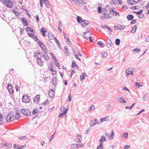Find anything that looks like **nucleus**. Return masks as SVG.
Here are the masks:
<instances>
[{
    "mask_svg": "<svg viewBox=\"0 0 149 149\" xmlns=\"http://www.w3.org/2000/svg\"><path fill=\"white\" fill-rule=\"evenodd\" d=\"M97 12L99 13L102 14L101 18L102 19L107 20L112 17L113 15L119 16V13L116 12L114 8H111L109 11L105 8H102L101 6H99L97 8Z\"/></svg>",
    "mask_w": 149,
    "mask_h": 149,
    "instance_id": "f257e3e1",
    "label": "nucleus"
},
{
    "mask_svg": "<svg viewBox=\"0 0 149 149\" xmlns=\"http://www.w3.org/2000/svg\"><path fill=\"white\" fill-rule=\"evenodd\" d=\"M15 120L14 116L12 111L10 112L6 117V121L7 123L12 122Z\"/></svg>",
    "mask_w": 149,
    "mask_h": 149,
    "instance_id": "f03ea898",
    "label": "nucleus"
},
{
    "mask_svg": "<svg viewBox=\"0 0 149 149\" xmlns=\"http://www.w3.org/2000/svg\"><path fill=\"white\" fill-rule=\"evenodd\" d=\"M1 1L9 8H11L13 7V2L10 0H1Z\"/></svg>",
    "mask_w": 149,
    "mask_h": 149,
    "instance_id": "7ed1b4c3",
    "label": "nucleus"
},
{
    "mask_svg": "<svg viewBox=\"0 0 149 149\" xmlns=\"http://www.w3.org/2000/svg\"><path fill=\"white\" fill-rule=\"evenodd\" d=\"M21 113L25 116H29L31 113L30 111L27 109H24L22 108L21 110Z\"/></svg>",
    "mask_w": 149,
    "mask_h": 149,
    "instance_id": "20e7f679",
    "label": "nucleus"
},
{
    "mask_svg": "<svg viewBox=\"0 0 149 149\" xmlns=\"http://www.w3.org/2000/svg\"><path fill=\"white\" fill-rule=\"evenodd\" d=\"M7 88L10 94L12 95L14 93L13 87L11 84L9 83L7 84Z\"/></svg>",
    "mask_w": 149,
    "mask_h": 149,
    "instance_id": "39448f33",
    "label": "nucleus"
},
{
    "mask_svg": "<svg viewBox=\"0 0 149 149\" xmlns=\"http://www.w3.org/2000/svg\"><path fill=\"white\" fill-rule=\"evenodd\" d=\"M90 30L89 28L87 29L86 32L84 33V35L83 37L84 38L87 39H88V38H91V33L90 32Z\"/></svg>",
    "mask_w": 149,
    "mask_h": 149,
    "instance_id": "423d86ee",
    "label": "nucleus"
},
{
    "mask_svg": "<svg viewBox=\"0 0 149 149\" xmlns=\"http://www.w3.org/2000/svg\"><path fill=\"white\" fill-rule=\"evenodd\" d=\"M22 100L23 102L27 103L29 102L30 100L29 96L26 94L23 96Z\"/></svg>",
    "mask_w": 149,
    "mask_h": 149,
    "instance_id": "0eeeda50",
    "label": "nucleus"
},
{
    "mask_svg": "<svg viewBox=\"0 0 149 149\" xmlns=\"http://www.w3.org/2000/svg\"><path fill=\"white\" fill-rule=\"evenodd\" d=\"M38 43L43 51L45 52H47V48L46 47L45 45L42 42L40 41H38Z\"/></svg>",
    "mask_w": 149,
    "mask_h": 149,
    "instance_id": "6e6552de",
    "label": "nucleus"
},
{
    "mask_svg": "<svg viewBox=\"0 0 149 149\" xmlns=\"http://www.w3.org/2000/svg\"><path fill=\"white\" fill-rule=\"evenodd\" d=\"M143 10H139L137 12H135V13L136 14H140L141 13H143L144 14H146V13L145 12V11L147 10V8L146 7H143Z\"/></svg>",
    "mask_w": 149,
    "mask_h": 149,
    "instance_id": "1a4fd4ad",
    "label": "nucleus"
},
{
    "mask_svg": "<svg viewBox=\"0 0 149 149\" xmlns=\"http://www.w3.org/2000/svg\"><path fill=\"white\" fill-rule=\"evenodd\" d=\"M1 146H4L5 147H7L8 148L10 149L12 147V145L10 144V143H6L5 142H2L1 143Z\"/></svg>",
    "mask_w": 149,
    "mask_h": 149,
    "instance_id": "9d476101",
    "label": "nucleus"
},
{
    "mask_svg": "<svg viewBox=\"0 0 149 149\" xmlns=\"http://www.w3.org/2000/svg\"><path fill=\"white\" fill-rule=\"evenodd\" d=\"M55 90L54 89H51L49 93V96L50 98H53L55 95Z\"/></svg>",
    "mask_w": 149,
    "mask_h": 149,
    "instance_id": "9b49d317",
    "label": "nucleus"
},
{
    "mask_svg": "<svg viewBox=\"0 0 149 149\" xmlns=\"http://www.w3.org/2000/svg\"><path fill=\"white\" fill-rule=\"evenodd\" d=\"M121 0H112L111 3L115 5H119L121 4Z\"/></svg>",
    "mask_w": 149,
    "mask_h": 149,
    "instance_id": "f8f14e48",
    "label": "nucleus"
},
{
    "mask_svg": "<svg viewBox=\"0 0 149 149\" xmlns=\"http://www.w3.org/2000/svg\"><path fill=\"white\" fill-rule=\"evenodd\" d=\"M130 68H128L126 70L125 75V76L127 77L128 75L130 74L131 75H133V71H130Z\"/></svg>",
    "mask_w": 149,
    "mask_h": 149,
    "instance_id": "ddd939ff",
    "label": "nucleus"
},
{
    "mask_svg": "<svg viewBox=\"0 0 149 149\" xmlns=\"http://www.w3.org/2000/svg\"><path fill=\"white\" fill-rule=\"evenodd\" d=\"M28 34L30 37L32 38L34 40L36 41L38 40V38L37 36L34 35V32L33 33H28Z\"/></svg>",
    "mask_w": 149,
    "mask_h": 149,
    "instance_id": "4468645a",
    "label": "nucleus"
},
{
    "mask_svg": "<svg viewBox=\"0 0 149 149\" xmlns=\"http://www.w3.org/2000/svg\"><path fill=\"white\" fill-rule=\"evenodd\" d=\"M40 95H37L33 99V100L34 103H38L40 100Z\"/></svg>",
    "mask_w": 149,
    "mask_h": 149,
    "instance_id": "2eb2a0df",
    "label": "nucleus"
},
{
    "mask_svg": "<svg viewBox=\"0 0 149 149\" xmlns=\"http://www.w3.org/2000/svg\"><path fill=\"white\" fill-rule=\"evenodd\" d=\"M21 21L23 24L24 26H27L28 24L27 21L25 18H23L21 19Z\"/></svg>",
    "mask_w": 149,
    "mask_h": 149,
    "instance_id": "dca6fc26",
    "label": "nucleus"
},
{
    "mask_svg": "<svg viewBox=\"0 0 149 149\" xmlns=\"http://www.w3.org/2000/svg\"><path fill=\"white\" fill-rule=\"evenodd\" d=\"M40 32L42 36L44 37L46 36V35L45 33H46L47 32V30L44 27L42 28L41 29Z\"/></svg>",
    "mask_w": 149,
    "mask_h": 149,
    "instance_id": "f3484780",
    "label": "nucleus"
},
{
    "mask_svg": "<svg viewBox=\"0 0 149 149\" xmlns=\"http://www.w3.org/2000/svg\"><path fill=\"white\" fill-rule=\"evenodd\" d=\"M82 27H84L88 24V22L86 20H83L81 23Z\"/></svg>",
    "mask_w": 149,
    "mask_h": 149,
    "instance_id": "a211bd4d",
    "label": "nucleus"
},
{
    "mask_svg": "<svg viewBox=\"0 0 149 149\" xmlns=\"http://www.w3.org/2000/svg\"><path fill=\"white\" fill-rule=\"evenodd\" d=\"M25 31L27 32H30L33 33L34 31L33 29L30 27H28L25 29Z\"/></svg>",
    "mask_w": 149,
    "mask_h": 149,
    "instance_id": "6ab92c4d",
    "label": "nucleus"
},
{
    "mask_svg": "<svg viewBox=\"0 0 149 149\" xmlns=\"http://www.w3.org/2000/svg\"><path fill=\"white\" fill-rule=\"evenodd\" d=\"M106 140V139L105 136L102 135L101 137V138L99 140V142L100 143H102V142H104Z\"/></svg>",
    "mask_w": 149,
    "mask_h": 149,
    "instance_id": "aec40b11",
    "label": "nucleus"
},
{
    "mask_svg": "<svg viewBox=\"0 0 149 149\" xmlns=\"http://www.w3.org/2000/svg\"><path fill=\"white\" fill-rule=\"evenodd\" d=\"M86 76H87L85 73L84 72L82 74H81L80 75V79L81 81H82Z\"/></svg>",
    "mask_w": 149,
    "mask_h": 149,
    "instance_id": "412c9836",
    "label": "nucleus"
},
{
    "mask_svg": "<svg viewBox=\"0 0 149 149\" xmlns=\"http://www.w3.org/2000/svg\"><path fill=\"white\" fill-rule=\"evenodd\" d=\"M57 80L56 77L53 78L52 79V83L55 86L57 85Z\"/></svg>",
    "mask_w": 149,
    "mask_h": 149,
    "instance_id": "4be33fe9",
    "label": "nucleus"
},
{
    "mask_svg": "<svg viewBox=\"0 0 149 149\" xmlns=\"http://www.w3.org/2000/svg\"><path fill=\"white\" fill-rule=\"evenodd\" d=\"M137 27L136 26L134 25L132 27L131 30V33H135L136 29Z\"/></svg>",
    "mask_w": 149,
    "mask_h": 149,
    "instance_id": "5701e85b",
    "label": "nucleus"
},
{
    "mask_svg": "<svg viewBox=\"0 0 149 149\" xmlns=\"http://www.w3.org/2000/svg\"><path fill=\"white\" fill-rule=\"evenodd\" d=\"M125 26L124 25H119L118 26V30H123L125 28Z\"/></svg>",
    "mask_w": 149,
    "mask_h": 149,
    "instance_id": "b1692460",
    "label": "nucleus"
},
{
    "mask_svg": "<svg viewBox=\"0 0 149 149\" xmlns=\"http://www.w3.org/2000/svg\"><path fill=\"white\" fill-rule=\"evenodd\" d=\"M48 38L49 39H53L54 38L53 34L51 33H48Z\"/></svg>",
    "mask_w": 149,
    "mask_h": 149,
    "instance_id": "393cba45",
    "label": "nucleus"
},
{
    "mask_svg": "<svg viewBox=\"0 0 149 149\" xmlns=\"http://www.w3.org/2000/svg\"><path fill=\"white\" fill-rule=\"evenodd\" d=\"M70 148L72 149H77V144L73 143L71 145Z\"/></svg>",
    "mask_w": 149,
    "mask_h": 149,
    "instance_id": "a878e982",
    "label": "nucleus"
},
{
    "mask_svg": "<svg viewBox=\"0 0 149 149\" xmlns=\"http://www.w3.org/2000/svg\"><path fill=\"white\" fill-rule=\"evenodd\" d=\"M19 139L20 140H25L28 139V138L25 136H23L19 137Z\"/></svg>",
    "mask_w": 149,
    "mask_h": 149,
    "instance_id": "bb28decb",
    "label": "nucleus"
},
{
    "mask_svg": "<svg viewBox=\"0 0 149 149\" xmlns=\"http://www.w3.org/2000/svg\"><path fill=\"white\" fill-rule=\"evenodd\" d=\"M109 117L107 116V117H104L102 118H101L100 119V121L101 123H102L104 121H107Z\"/></svg>",
    "mask_w": 149,
    "mask_h": 149,
    "instance_id": "cd10ccee",
    "label": "nucleus"
},
{
    "mask_svg": "<svg viewBox=\"0 0 149 149\" xmlns=\"http://www.w3.org/2000/svg\"><path fill=\"white\" fill-rule=\"evenodd\" d=\"M127 18L128 20H131L133 19L134 16L132 15H129L127 16Z\"/></svg>",
    "mask_w": 149,
    "mask_h": 149,
    "instance_id": "c85d7f7f",
    "label": "nucleus"
},
{
    "mask_svg": "<svg viewBox=\"0 0 149 149\" xmlns=\"http://www.w3.org/2000/svg\"><path fill=\"white\" fill-rule=\"evenodd\" d=\"M37 62L38 65H41L43 63V61L40 58H39L37 59Z\"/></svg>",
    "mask_w": 149,
    "mask_h": 149,
    "instance_id": "c756f323",
    "label": "nucleus"
},
{
    "mask_svg": "<svg viewBox=\"0 0 149 149\" xmlns=\"http://www.w3.org/2000/svg\"><path fill=\"white\" fill-rule=\"evenodd\" d=\"M118 100V101L120 102L123 103H125L126 102V101L123 98H119Z\"/></svg>",
    "mask_w": 149,
    "mask_h": 149,
    "instance_id": "7c9ffc66",
    "label": "nucleus"
},
{
    "mask_svg": "<svg viewBox=\"0 0 149 149\" xmlns=\"http://www.w3.org/2000/svg\"><path fill=\"white\" fill-rule=\"evenodd\" d=\"M20 117V115L18 113H16L14 116L15 120L17 119Z\"/></svg>",
    "mask_w": 149,
    "mask_h": 149,
    "instance_id": "2f4dec72",
    "label": "nucleus"
},
{
    "mask_svg": "<svg viewBox=\"0 0 149 149\" xmlns=\"http://www.w3.org/2000/svg\"><path fill=\"white\" fill-rule=\"evenodd\" d=\"M46 6L48 8H49L50 5L49 4L48 0H43Z\"/></svg>",
    "mask_w": 149,
    "mask_h": 149,
    "instance_id": "473e14b6",
    "label": "nucleus"
},
{
    "mask_svg": "<svg viewBox=\"0 0 149 149\" xmlns=\"http://www.w3.org/2000/svg\"><path fill=\"white\" fill-rule=\"evenodd\" d=\"M103 144L102 143H100V145L98 146L96 149H103Z\"/></svg>",
    "mask_w": 149,
    "mask_h": 149,
    "instance_id": "72a5a7b5",
    "label": "nucleus"
},
{
    "mask_svg": "<svg viewBox=\"0 0 149 149\" xmlns=\"http://www.w3.org/2000/svg\"><path fill=\"white\" fill-rule=\"evenodd\" d=\"M5 119V118L3 117V115L0 113V121L2 122Z\"/></svg>",
    "mask_w": 149,
    "mask_h": 149,
    "instance_id": "f704fd0d",
    "label": "nucleus"
},
{
    "mask_svg": "<svg viewBox=\"0 0 149 149\" xmlns=\"http://www.w3.org/2000/svg\"><path fill=\"white\" fill-rule=\"evenodd\" d=\"M61 112H65V108L63 106H61L60 108Z\"/></svg>",
    "mask_w": 149,
    "mask_h": 149,
    "instance_id": "c9c22d12",
    "label": "nucleus"
},
{
    "mask_svg": "<svg viewBox=\"0 0 149 149\" xmlns=\"http://www.w3.org/2000/svg\"><path fill=\"white\" fill-rule=\"evenodd\" d=\"M148 94H146L144 95V96L143 98V100L144 101L146 100L148 97Z\"/></svg>",
    "mask_w": 149,
    "mask_h": 149,
    "instance_id": "e433bc0d",
    "label": "nucleus"
},
{
    "mask_svg": "<svg viewBox=\"0 0 149 149\" xmlns=\"http://www.w3.org/2000/svg\"><path fill=\"white\" fill-rule=\"evenodd\" d=\"M13 13L15 14V15L17 16H19L21 14L20 12H17V11H15V10H13Z\"/></svg>",
    "mask_w": 149,
    "mask_h": 149,
    "instance_id": "4c0bfd02",
    "label": "nucleus"
},
{
    "mask_svg": "<svg viewBox=\"0 0 149 149\" xmlns=\"http://www.w3.org/2000/svg\"><path fill=\"white\" fill-rule=\"evenodd\" d=\"M135 85L136 86H137V88H139L140 87L142 86V84H140V83L138 82H136Z\"/></svg>",
    "mask_w": 149,
    "mask_h": 149,
    "instance_id": "58836bf2",
    "label": "nucleus"
},
{
    "mask_svg": "<svg viewBox=\"0 0 149 149\" xmlns=\"http://www.w3.org/2000/svg\"><path fill=\"white\" fill-rule=\"evenodd\" d=\"M38 110L37 109H35L33 111L32 113L33 115H35L38 113Z\"/></svg>",
    "mask_w": 149,
    "mask_h": 149,
    "instance_id": "ea45409f",
    "label": "nucleus"
},
{
    "mask_svg": "<svg viewBox=\"0 0 149 149\" xmlns=\"http://www.w3.org/2000/svg\"><path fill=\"white\" fill-rule=\"evenodd\" d=\"M77 22L79 23H81L83 20H82L81 17L79 16H78L77 17Z\"/></svg>",
    "mask_w": 149,
    "mask_h": 149,
    "instance_id": "a19ab883",
    "label": "nucleus"
},
{
    "mask_svg": "<svg viewBox=\"0 0 149 149\" xmlns=\"http://www.w3.org/2000/svg\"><path fill=\"white\" fill-rule=\"evenodd\" d=\"M66 41L68 42V44L70 45H72V43L71 41L68 38L66 39Z\"/></svg>",
    "mask_w": 149,
    "mask_h": 149,
    "instance_id": "79ce46f5",
    "label": "nucleus"
},
{
    "mask_svg": "<svg viewBox=\"0 0 149 149\" xmlns=\"http://www.w3.org/2000/svg\"><path fill=\"white\" fill-rule=\"evenodd\" d=\"M120 40L118 39H116L115 40V44L117 45H119L120 43Z\"/></svg>",
    "mask_w": 149,
    "mask_h": 149,
    "instance_id": "37998d69",
    "label": "nucleus"
},
{
    "mask_svg": "<svg viewBox=\"0 0 149 149\" xmlns=\"http://www.w3.org/2000/svg\"><path fill=\"white\" fill-rule=\"evenodd\" d=\"M89 124L90 125L91 127H93L95 125V124H94L93 122V121L91 120L89 122Z\"/></svg>",
    "mask_w": 149,
    "mask_h": 149,
    "instance_id": "c03bdc74",
    "label": "nucleus"
},
{
    "mask_svg": "<svg viewBox=\"0 0 149 149\" xmlns=\"http://www.w3.org/2000/svg\"><path fill=\"white\" fill-rule=\"evenodd\" d=\"M128 134L127 132H125L123 134V137L127 139L128 138Z\"/></svg>",
    "mask_w": 149,
    "mask_h": 149,
    "instance_id": "a18cd8bd",
    "label": "nucleus"
},
{
    "mask_svg": "<svg viewBox=\"0 0 149 149\" xmlns=\"http://www.w3.org/2000/svg\"><path fill=\"white\" fill-rule=\"evenodd\" d=\"M140 49H139V48H136L135 49H134L133 50V52H136V53H138L140 51Z\"/></svg>",
    "mask_w": 149,
    "mask_h": 149,
    "instance_id": "49530a36",
    "label": "nucleus"
},
{
    "mask_svg": "<svg viewBox=\"0 0 149 149\" xmlns=\"http://www.w3.org/2000/svg\"><path fill=\"white\" fill-rule=\"evenodd\" d=\"M44 57L45 58V59H46L47 60H48L49 59V56H48V55L47 54H44Z\"/></svg>",
    "mask_w": 149,
    "mask_h": 149,
    "instance_id": "de8ad7c7",
    "label": "nucleus"
},
{
    "mask_svg": "<svg viewBox=\"0 0 149 149\" xmlns=\"http://www.w3.org/2000/svg\"><path fill=\"white\" fill-rule=\"evenodd\" d=\"M94 109V106L93 105H92L90 107V108L88 110L89 111H91L92 110Z\"/></svg>",
    "mask_w": 149,
    "mask_h": 149,
    "instance_id": "09e8293b",
    "label": "nucleus"
},
{
    "mask_svg": "<svg viewBox=\"0 0 149 149\" xmlns=\"http://www.w3.org/2000/svg\"><path fill=\"white\" fill-rule=\"evenodd\" d=\"M107 56V53L106 52H104L102 54V57L104 58H106Z\"/></svg>",
    "mask_w": 149,
    "mask_h": 149,
    "instance_id": "8fccbe9b",
    "label": "nucleus"
},
{
    "mask_svg": "<svg viewBox=\"0 0 149 149\" xmlns=\"http://www.w3.org/2000/svg\"><path fill=\"white\" fill-rule=\"evenodd\" d=\"M107 43L109 45H111V42L109 39H107Z\"/></svg>",
    "mask_w": 149,
    "mask_h": 149,
    "instance_id": "3c124183",
    "label": "nucleus"
},
{
    "mask_svg": "<svg viewBox=\"0 0 149 149\" xmlns=\"http://www.w3.org/2000/svg\"><path fill=\"white\" fill-rule=\"evenodd\" d=\"M53 66H49V70L52 72L55 70L54 68H53Z\"/></svg>",
    "mask_w": 149,
    "mask_h": 149,
    "instance_id": "603ef678",
    "label": "nucleus"
},
{
    "mask_svg": "<svg viewBox=\"0 0 149 149\" xmlns=\"http://www.w3.org/2000/svg\"><path fill=\"white\" fill-rule=\"evenodd\" d=\"M65 114V111L64 112H61V113H60L59 115V117H62Z\"/></svg>",
    "mask_w": 149,
    "mask_h": 149,
    "instance_id": "864d4df0",
    "label": "nucleus"
},
{
    "mask_svg": "<svg viewBox=\"0 0 149 149\" xmlns=\"http://www.w3.org/2000/svg\"><path fill=\"white\" fill-rule=\"evenodd\" d=\"M50 54L54 60L56 59V56H55L52 53H50Z\"/></svg>",
    "mask_w": 149,
    "mask_h": 149,
    "instance_id": "5fc2aeb1",
    "label": "nucleus"
},
{
    "mask_svg": "<svg viewBox=\"0 0 149 149\" xmlns=\"http://www.w3.org/2000/svg\"><path fill=\"white\" fill-rule=\"evenodd\" d=\"M122 90H124V91H127L130 93V91L129 90L128 88H127L126 87H123L122 88Z\"/></svg>",
    "mask_w": 149,
    "mask_h": 149,
    "instance_id": "6e6d98bb",
    "label": "nucleus"
},
{
    "mask_svg": "<svg viewBox=\"0 0 149 149\" xmlns=\"http://www.w3.org/2000/svg\"><path fill=\"white\" fill-rule=\"evenodd\" d=\"M71 100V95L70 93L69 94L68 98V102H70Z\"/></svg>",
    "mask_w": 149,
    "mask_h": 149,
    "instance_id": "4d7b16f0",
    "label": "nucleus"
},
{
    "mask_svg": "<svg viewBox=\"0 0 149 149\" xmlns=\"http://www.w3.org/2000/svg\"><path fill=\"white\" fill-rule=\"evenodd\" d=\"M144 14L143 13V14L142 13H141L139 14L138 17L139 18H143L144 17Z\"/></svg>",
    "mask_w": 149,
    "mask_h": 149,
    "instance_id": "13d9d810",
    "label": "nucleus"
},
{
    "mask_svg": "<svg viewBox=\"0 0 149 149\" xmlns=\"http://www.w3.org/2000/svg\"><path fill=\"white\" fill-rule=\"evenodd\" d=\"M77 149H78L79 148L81 147H82L84 146V145L83 144H77Z\"/></svg>",
    "mask_w": 149,
    "mask_h": 149,
    "instance_id": "bf43d9fd",
    "label": "nucleus"
},
{
    "mask_svg": "<svg viewBox=\"0 0 149 149\" xmlns=\"http://www.w3.org/2000/svg\"><path fill=\"white\" fill-rule=\"evenodd\" d=\"M127 2L128 3L131 5H133V3L132 0H127Z\"/></svg>",
    "mask_w": 149,
    "mask_h": 149,
    "instance_id": "052dcab7",
    "label": "nucleus"
},
{
    "mask_svg": "<svg viewBox=\"0 0 149 149\" xmlns=\"http://www.w3.org/2000/svg\"><path fill=\"white\" fill-rule=\"evenodd\" d=\"M91 130V128H88L87 130H86L85 132V134H87L88 133L89 131Z\"/></svg>",
    "mask_w": 149,
    "mask_h": 149,
    "instance_id": "680f3d73",
    "label": "nucleus"
},
{
    "mask_svg": "<svg viewBox=\"0 0 149 149\" xmlns=\"http://www.w3.org/2000/svg\"><path fill=\"white\" fill-rule=\"evenodd\" d=\"M26 146L25 145H24L19 146V148H17L18 149H22L23 148H25L26 147Z\"/></svg>",
    "mask_w": 149,
    "mask_h": 149,
    "instance_id": "e2e57ef3",
    "label": "nucleus"
},
{
    "mask_svg": "<svg viewBox=\"0 0 149 149\" xmlns=\"http://www.w3.org/2000/svg\"><path fill=\"white\" fill-rule=\"evenodd\" d=\"M14 147L15 149H17V148H19V146L17 144H15L14 145Z\"/></svg>",
    "mask_w": 149,
    "mask_h": 149,
    "instance_id": "0e129e2a",
    "label": "nucleus"
},
{
    "mask_svg": "<svg viewBox=\"0 0 149 149\" xmlns=\"http://www.w3.org/2000/svg\"><path fill=\"white\" fill-rule=\"evenodd\" d=\"M48 104V100H47L45 101L43 103H42V104L43 105H45L47 104Z\"/></svg>",
    "mask_w": 149,
    "mask_h": 149,
    "instance_id": "69168bd1",
    "label": "nucleus"
},
{
    "mask_svg": "<svg viewBox=\"0 0 149 149\" xmlns=\"http://www.w3.org/2000/svg\"><path fill=\"white\" fill-rule=\"evenodd\" d=\"M136 22V19L133 20L131 22V24H134Z\"/></svg>",
    "mask_w": 149,
    "mask_h": 149,
    "instance_id": "338daca9",
    "label": "nucleus"
},
{
    "mask_svg": "<svg viewBox=\"0 0 149 149\" xmlns=\"http://www.w3.org/2000/svg\"><path fill=\"white\" fill-rule=\"evenodd\" d=\"M130 147L129 145H126L125 146L124 149H128Z\"/></svg>",
    "mask_w": 149,
    "mask_h": 149,
    "instance_id": "774afa93",
    "label": "nucleus"
}]
</instances>
